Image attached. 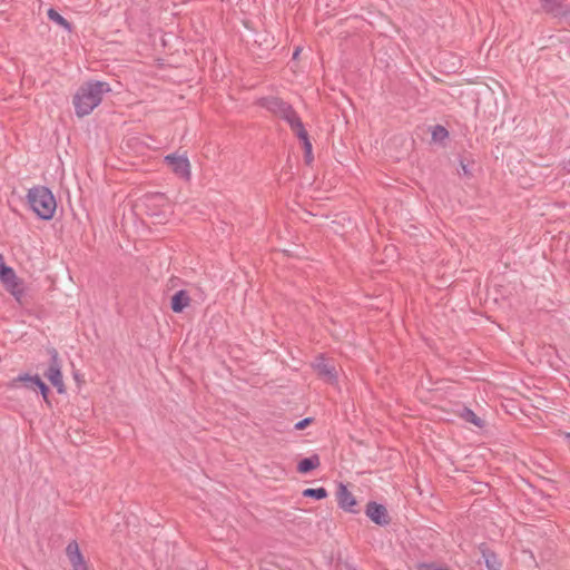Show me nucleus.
<instances>
[{
  "mask_svg": "<svg viewBox=\"0 0 570 570\" xmlns=\"http://www.w3.org/2000/svg\"><path fill=\"white\" fill-rule=\"evenodd\" d=\"M110 86L104 81H89L81 85L72 97V105L79 118L90 115L97 108Z\"/></svg>",
  "mask_w": 570,
  "mask_h": 570,
  "instance_id": "f257e3e1",
  "label": "nucleus"
},
{
  "mask_svg": "<svg viewBox=\"0 0 570 570\" xmlns=\"http://www.w3.org/2000/svg\"><path fill=\"white\" fill-rule=\"evenodd\" d=\"M27 200L31 210L43 220L53 218L57 210V200L52 191L45 186H36L28 190Z\"/></svg>",
  "mask_w": 570,
  "mask_h": 570,
  "instance_id": "f03ea898",
  "label": "nucleus"
},
{
  "mask_svg": "<svg viewBox=\"0 0 570 570\" xmlns=\"http://www.w3.org/2000/svg\"><path fill=\"white\" fill-rule=\"evenodd\" d=\"M0 282L8 293H10L17 303L21 304L26 294L23 281L17 275L14 269L8 266L3 255L0 253Z\"/></svg>",
  "mask_w": 570,
  "mask_h": 570,
  "instance_id": "7ed1b4c3",
  "label": "nucleus"
},
{
  "mask_svg": "<svg viewBox=\"0 0 570 570\" xmlns=\"http://www.w3.org/2000/svg\"><path fill=\"white\" fill-rule=\"evenodd\" d=\"M170 170L183 179L188 180L191 174L190 163L185 154H170L165 157Z\"/></svg>",
  "mask_w": 570,
  "mask_h": 570,
  "instance_id": "20e7f679",
  "label": "nucleus"
},
{
  "mask_svg": "<svg viewBox=\"0 0 570 570\" xmlns=\"http://www.w3.org/2000/svg\"><path fill=\"white\" fill-rule=\"evenodd\" d=\"M19 385H23L30 390L39 389L45 401L48 402L49 389L38 375H19L11 382V387H18Z\"/></svg>",
  "mask_w": 570,
  "mask_h": 570,
  "instance_id": "39448f33",
  "label": "nucleus"
},
{
  "mask_svg": "<svg viewBox=\"0 0 570 570\" xmlns=\"http://www.w3.org/2000/svg\"><path fill=\"white\" fill-rule=\"evenodd\" d=\"M45 375L50 381V383L57 389L58 393H65L66 387L57 353H55L52 357V363L50 364Z\"/></svg>",
  "mask_w": 570,
  "mask_h": 570,
  "instance_id": "423d86ee",
  "label": "nucleus"
},
{
  "mask_svg": "<svg viewBox=\"0 0 570 570\" xmlns=\"http://www.w3.org/2000/svg\"><path fill=\"white\" fill-rule=\"evenodd\" d=\"M337 503L346 512L354 513L357 504L355 497L344 484H340L336 492Z\"/></svg>",
  "mask_w": 570,
  "mask_h": 570,
  "instance_id": "0eeeda50",
  "label": "nucleus"
},
{
  "mask_svg": "<svg viewBox=\"0 0 570 570\" xmlns=\"http://www.w3.org/2000/svg\"><path fill=\"white\" fill-rule=\"evenodd\" d=\"M314 370L318 374L320 377L325 380L328 383H335L337 380V373L332 363L326 361L323 357L317 358L313 364Z\"/></svg>",
  "mask_w": 570,
  "mask_h": 570,
  "instance_id": "6e6552de",
  "label": "nucleus"
},
{
  "mask_svg": "<svg viewBox=\"0 0 570 570\" xmlns=\"http://www.w3.org/2000/svg\"><path fill=\"white\" fill-rule=\"evenodd\" d=\"M366 515L376 524L384 525L390 522L387 510L384 505L370 502L366 505Z\"/></svg>",
  "mask_w": 570,
  "mask_h": 570,
  "instance_id": "1a4fd4ad",
  "label": "nucleus"
},
{
  "mask_svg": "<svg viewBox=\"0 0 570 570\" xmlns=\"http://www.w3.org/2000/svg\"><path fill=\"white\" fill-rule=\"evenodd\" d=\"M66 553L73 570H88L87 563L80 553L79 546L76 542H70L67 546Z\"/></svg>",
  "mask_w": 570,
  "mask_h": 570,
  "instance_id": "9d476101",
  "label": "nucleus"
},
{
  "mask_svg": "<svg viewBox=\"0 0 570 570\" xmlns=\"http://www.w3.org/2000/svg\"><path fill=\"white\" fill-rule=\"evenodd\" d=\"M541 10L551 16L552 18L559 19L567 6L563 0H539Z\"/></svg>",
  "mask_w": 570,
  "mask_h": 570,
  "instance_id": "9b49d317",
  "label": "nucleus"
},
{
  "mask_svg": "<svg viewBox=\"0 0 570 570\" xmlns=\"http://www.w3.org/2000/svg\"><path fill=\"white\" fill-rule=\"evenodd\" d=\"M259 105L277 115H286L288 111V106L275 97L262 98Z\"/></svg>",
  "mask_w": 570,
  "mask_h": 570,
  "instance_id": "f8f14e48",
  "label": "nucleus"
},
{
  "mask_svg": "<svg viewBox=\"0 0 570 570\" xmlns=\"http://www.w3.org/2000/svg\"><path fill=\"white\" fill-rule=\"evenodd\" d=\"M321 465L320 456L314 454L309 458L301 460L297 464V471L302 474H306L312 470L317 469Z\"/></svg>",
  "mask_w": 570,
  "mask_h": 570,
  "instance_id": "ddd939ff",
  "label": "nucleus"
},
{
  "mask_svg": "<svg viewBox=\"0 0 570 570\" xmlns=\"http://www.w3.org/2000/svg\"><path fill=\"white\" fill-rule=\"evenodd\" d=\"M190 303L189 296L185 291L177 292L171 298V308L176 313H180Z\"/></svg>",
  "mask_w": 570,
  "mask_h": 570,
  "instance_id": "4468645a",
  "label": "nucleus"
},
{
  "mask_svg": "<svg viewBox=\"0 0 570 570\" xmlns=\"http://www.w3.org/2000/svg\"><path fill=\"white\" fill-rule=\"evenodd\" d=\"M460 416L464 421H466L478 428L483 426V421L473 411H471L469 409H463L462 412L460 413Z\"/></svg>",
  "mask_w": 570,
  "mask_h": 570,
  "instance_id": "2eb2a0df",
  "label": "nucleus"
},
{
  "mask_svg": "<svg viewBox=\"0 0 570 570\" xmlns=\"http://www.w3.org/2000/svg\"><path fill=\"white\" fill-rule=\"evenodd\" d=\"M302 494L306 498H314L316 500H323L326 499L328 493L325 488H317V489H305Z\"/></svg>",
  "mask_w": 570,
  "mask_h": 570,
  "instance_id": "dca6fc26",
  "label": "nucleus"
},
{
  "mask_svg": "<svg viewBox=\"0 0 570 570\" xmlns=\"http://www.w3.org/2000/svg\"><path fill=\"white\" fill-rule=\"evenodd\" d=\"M298 137L303 140L304 148L306 151V157L309 161L312 158V144L308 140L307 131L304 128H301L298 131Z\"/></svg>",
  "mask_w": 570,
  "mask_h": 570,
  "instance_id": "f3484780",
  "label": "nucleus"
},
{
  "mask_svg": "<svg viewBox=\"0 0 570 570\" xmlns=\"http://www.w3.org/2000/svg\"><path fill=\"white\" fill-rule=\"evenodd\" d=\"M432 139L434 141H443L448 137V130L442 126H434L431 130Z\"/></svg>",
  "mask_w": 570,
  "mask_h": 570,
  "instance_id": "a211bd4d",
  "label": "nucleus"
},
{
  "mask_svg": "<svg viewBox=\"0 0 570 570\" xmlns=\"http://www.w3.org/2000/svg\"><path fill=\"white\" fill-rule=\"evenodd\" d=\"M48 17L65 28L69 27V23L67 22V20L62 16H60L57 11H55L53 9H50L48 11Z\"/></svg>",
  "mask_w": 570,
  "mask_h": 570,
  "instance_id": "6ab92c4d",
  "label": "nucleus"
},
{
  "mask_svg": "<svg viewBox=\"0 0 570 570\" xmlns=\"http://www.w3.org/2000/svg\"><path fill=\"white\" fill-rule=\"evenodd\" d=\"M560 20L564 21L566 23L570 24V3H567Z\"/></svg>",
  "mask_w": 570,
  "mask_h": 570,
  "instance_id": "aec40b11",
  "label": "nucleus"
},
{
  "mask_svg": "<svg viewBox=\"0 0 570 570\" xmlns=\"http://www.w3.org/2000/svg\"><path fill=\"white\" fill-rule=\"evenodd\" d=\"M291 125H292V128L293 130L298 135V131L301 128H304L303 127V124L301 122V120L296 117H294L293 119H291Z\"/></svg>",
  "mask_w": 570,
  "mask_h": 570,
  "instance_id": "412c9836",
  "label": "nucleus"
},
{
  "mask_svg": "<svg viewBox=\"0 0 570 570\" xmlns=\"http://www.w3.org/2000/svg\"><path fill=\"white\" fill-rule=\"evenodd\" d=\"M419 570H450L448 568L439 567L435 564H422L419 567Z\"/></svg>",
  "mask_w": 570,
  "mask_h": 570,
  "instance_id": "4be33fe9",
  "label": "nucleus"
},
{
  "mask_svg": "<svg viewBox=\"0 0 570 570\" xmlns=\"http://www.w3.org/2000/svg\"><path fill=\"white\" fill-rule=\"evenodd\" d=\"M309 422H311L309 419H304V420H302V421H299V422H297L295 424V429L296 430H303V429H305L309 424Z\"/></svg>",
  "mask_w": 570,
  "mask_h": 570,
  "instance_id": "5701e85b",
  "label": "nucleus"
},
{
  "mask_svg": "<svg viewBox=\"0 0 570 570\" xmlns=\"http://www.w3.org/2000/svg\"><path fill=\"white\" fill-rule=\"evenodd\" d=\"M487 562H488V568H490L491 570H497V567L491 566V564H493V561L489 562V560H488Z\"/></svg>",
  "mask_w": 570,
  "mask_h": 570,
  "instance_id": "b1692460",
  "label": "nucleus"
},
{
  "mask_svg": "<svg viewBox=\"0 0 570 570\" xmlns=\"http://www.w3.org/2000/svg\"><path fill=\"white\" fill-rule=\"evenodd\" d=\"M487 562H488V568H490L491 570H497V567L491 566V564H493V561L489 562V560H488Z\"/></svg>",
  "mask_w": 570,
  "mask_h": 570,
  "instance_id": "393cba45",
  "label": "nucleus"
},
{
  "mask_svg": "<svg viewBox=\"0 0 570 570\" xmlns=\"http://www.w3.org/2000/svg\"><path fill=\"white\" fill-rule=\"evenodd\" d=\"M299 55V49H296L294 52V57H297Z\"/></svg>",
  "mask_w": 570,
  "mask_h": 570,
  "instance_id": "a878e982",
  "label": "nucleus"
}]
</instances>
